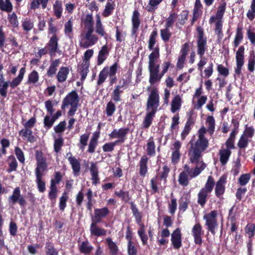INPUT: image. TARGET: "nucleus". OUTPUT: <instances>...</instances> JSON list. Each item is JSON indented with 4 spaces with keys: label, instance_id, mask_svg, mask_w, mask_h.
<instances>
[{
    "label": "nucleus",
    "instance_id": "f257e3e1",
    "mask_svg": "<svg viewBox=\"0 0 255 255\" xmlns=\"http://www.w3.org/2000/svg\"><path fill=\"white\" fill-rule=\"evenodd\" d=\"M82 30L79 35V45L87 48L95 45L98 41V37L94 34V20L92 14H88L82 18Z\"/></svg>",
    "mask_w": 255,
    "mask_h": 255
},
{
    "label": "nucleus",
    "instance_id": "f03ea898",
    "mask_svg": "<svg viewBox=\"0 0 255 255\" xmlns=\"http://www.w3.org/2000/svg\"><path fill=\"white\" fill-rule=\"evenodd\" d=\"M35 158L36 160V167L35 169L36 176V183L37 188L40 192H44L45 191V183L43 180L42 177L44 175V172L47 170L48 165L51 164L52 156L49 154L45 155L41 151H36L35 152Z\"/></svg>",
    "mask_w": 255,
    "mask_h": 255
},
{
    "label": "nucleus",
    "instance_id": "7ed1b4c3",
    "mask_svg": "<svg viewBox=\"0 0 255 255\" xmlns=\"http://www.w3.org/2000/svg\"><path fill=\"white\" fill-rule=\"evenodd\" d=\"M159 57L157 52L153 55H150V60H148L149 82L151 85H155L160 81L170 65L169 62H164L162 65V71L159 73V64L158 63Z\"/></svg>",
    "mask_w": 255,
    "mask_h": 255
},
{
    "label": "nucleus",
    "instance_id": "20e7f679",
    "mask_svg": "<svg viewBox=\"0 0 255 255\" xmlns=\"http://www.w3.org/2000/svg\"><path fill=\"white\" fill-rule=\"evenodd\" d=\"M226 8V3L225 1L221 2L218 7L215 15L212 16L209 19V23L210 24L213 23L215 24V32L219 39H221L223 36L222 32V19L225 12Z\"/></svg>",
    "mask_w": 255,
    "mask_h": 255
},
{
    "label": "nucleus",
    "instance_id": "39448f33",
    "mask_svg": "<svg viewBox=\"0 0 255 255\" xmlns=\"http://www.w3.org/2000/svg\"><path fill=\"white\" fill-rule=\"evenodd\" d=\"M202 152L191 146L188 151L190 162L195 164V167L194 168L195 175H199L206 167V164L202 160Z\"/></svg>",
    "mask_w": 255,
    "mask_h": 255
},
{
    "label": "nucleus",
    "instance_id": "423d86ee",
    "mask_svg": "<svg viewBox=\"0 0 255 255\" xmlns=\"http://www.w3.org/2000/svg\"><path fill=\"white\" fill-rule=\"evenodd\" d=\"M79 102V97L77 93L75 91H72L63 100L61 108L65 109L68 107H70L67 114L68 116L72 117L77 110Z\"/></svg>",
    "mask_w": 255,
    "mask_h": 255
},
{
    "label": "nucleus",
    "instance_id": "0eeeda50",
    "mask_svg": "<svg viewBox=\"0 0 255 255\" xmlns=\"http://www.w3.org/2000/svg\"><path fill=\"white\" fill-rule=\"evenodd\" d=\"M159 106V95L157 88L151 89L146 102V112L155 114Z\"/></svg>",
    "mask_w": 255,
    "mask_h": 255
},
{
    "label": "nucleus",
    "instance_id": "6e6552de",
    "mask_svg": "<svg viewBox=\"0 0 255 255\" xmlns=\"http://www.w3.org/2000/svg\"><path fill=\"white\" fill-rule=\"evenodd\" d=\"M206 132V129L204 127H201L198 132V139L195 141L190 142L191 146L203 152L209 146V141L205 136Z\"/></svg>",
    "mask_w": 255,
    "mask_h": 255
},
{
    "label": "nucleus",
    "instance_id": "1a4fd4ad",
    "mask_svg": "<svg viewBox=\"0 0 255 255\" xmlns=\"http://www.w3.org/2000/svg\"><path fill=\"white\" fill-rule=\"evenodd\" d=\"M217 216L218 212L216 210H213L203 216V219L205 221V226H207V230L213 235H215L218 226Z\"/></svg>",
    "mask_w": 255,
    "mask_h": 255
},
{
    "label": "nucleus",
    "instance_id": "9d476101",
    "mask_svg": "<svg viewBox=\"0 0 255 255\" xmlns=\"http://www.w3.org/2000/svg\"><path fill=\"white\" fill-rule=\"evenodd\" d=\"M194 171V168H191L187 164H185L184 166L183 171L179 175L178 182L179 184L183 186H187L189 183V177L193 178L198 175H195Z\"/></svg>",
    "mask_w": 255,
    "mask_h": 255
},
{
    "label": "nucleus",
    "instance_id": "9b49d317",
    "mask_svg": "<svg viewBox=\"0 0 255 255\" xmlns=\"http://www.w3.org/2000/svg\"><path fill=\"white\" fill-rule=\"evenodd\" d=\"M245 48L243 46H240L236 53V67L235 69V75L240 76L242 67L245 62L244 57Z\"/></svg>",
    "mask_w": 255,
    "mask_h": 255
},
{
    "label": "nucleus",
    "instance_id": "f8f14e48",
    "mask_svg": "<svg viewBox=\"0 0 255 255\" xmlns=\"http://www.w3.org/2000/svg\"><path fill=\"white\" fill-rule=\"evenodd\" d=\"M198 38L197 40V54L202 57L206 51L207 47V39L204 37V32L202 29L199 28L198 29Z\"/></svg>",
    "mask_w": 255,
    "mask_h": 255
},
{
    "label": "nucleus",
    "instance_id": "ddd939ff",
    "mask_svg": "<svg viewBox=\"0 0 255 255\" xmlns=\"http://www.w3.org/2000/svg\"><path fill=\"white\" fill-rule=\"evenodd\" d=\"M8 202L10 204L12 205L15 204L16 203H18L19 204L23 207L26 204V201L24 197L20 194V189L19 187H16L13 191L12 195L8 198Z\"/></svg>",
    "mask_w": 255,
    "mask_h": 255
},
{
    "label": "nucleus",
    "instance_id": "4468645a",
    "mask_svg": "<svg viewBox=\"0 0 255 255\" xmlns=\"http://www.w3.org/2000/svg\"><path fill=\"white\" fill-rule=\"evenodd\" d=\"M157 32L156 30H153L150 34L148 42V48L151 50L152 52L148 56V60H150V55H153L155 52H158V56H160L159 47L158 46L154 47L156 42Z\"/></svg>",
    "mask_w": 255,
    "mask_h": 255
},
{
    "label": "nucleus",
    "instance_id": "2eb2a0df",
    "mask_svg": "<svg viewBox=\"0 0 255 255\" xmlns=\"http://www.w3.org/2000/svg\"><path fill=\"white\" fill-rule=\"evenodd\" d=\"M191 234L194 237L196 244L201 245L202 243L203 231L201 225L199 223L196 224L192 228Z\"/></svg>",
    "mask_w": 255,
    "mask_h": 255
},
{
    "label": "nucleus",
    "instance_id": "dca6fc26",
    "mask_svg": "<svg viewBox=\"0 0 255 255\" xmlns=\"http://www.w3.org/2000/svg\"><path fill=\"white\" fill-rule=\"evenodd\" d=\"M226 179V176L222 175L216 182L215 193L218 198H221L225 192V185L227 182Z\"/></svg>",
    "mask_w": 255,
    "mask_h": 255
},
{
    "label": "nucleus",
    "instance_id": "f3484780",
    "mask_svg": "<svg viewBox=\"0 0 255 255\" xmlns=\"http://www.w3.org/2000/svg\"><path fill=\"white\" fill-rule=\"evenodd\" d=\"M95 30L96 33L101 37L107 38L108 34L106 32L100 14H97L95 16Z\"/></svg>",
    "mask_w": 255,
    "mask_h": 255
},
{
    "label": "nucleus",
    "instance_id": "a211bd4d",
    "mask_svg": "<svg viewBox=\"0 0 255 255\" xmlns=\"http://www.w3.org/2000/svg\"><path fill=\"white\" fill-rule=\"evenodd\" d=\"M110 211L107 207L97 208L94 210V215L92 217V221L100 223L102 220L109 215Z\"/></svg>",
    "mask_w": 255,
    "mask_h": 255
},
{
    "label": "nucleus",
    "instance_id": "6ab92c4d",
    "mask_svg": "<svg viewBox=\"0 0 255 255\" xmlns=\"http://www.w3.org/2000/svg\"><path fill=\"white\" fill-rule=\"evenodd\" d=\"M128 131V128L115 129L109 134V136L113 138H118L119 139L116 141L118 142H124L125 140V136Z\"/></svg>",
    "mask_w": 255,
    "mask_h": 255
},
{
    "label": "nucleus",
    "instance_id": "aec40b11",
    "mask_svg": "<svg viewBox=\"0 0 255 255\" xmlns=\"http://www.w3.org/2000/svg\"><path fill=\"white\" fill-rule=\"evenodd\" d=\"M98 223H99L92 221L90 228L91 235L97 237L106 236L107 235V231L103 228L99 227L97 225Z\"/></svg>",
    "mask_w": 255,
    "mask_h": 255
},
{
    "label": "nucleus",
    "instance_id": "412c9836",
    "mask_svg": "<svg viewBox=\"0 0 255 255\" xmlns=\"http://www.w3.org/2000/svg\"><path fill=\"white\" fill-rule=\"evenodd\" d=\"M171 241L174 249H178L181 247V233L179 228L176 229L171 234Z\"/></svg>",
    "mask_w": 255,
    "mask_h": 255
},
{
    "label": "nucleus",
    "instance_id": "4be33fe9",
    "mask_svg": "<svg viewBox=\"0 0 255 255\" xmlns=\"http://www.w3.org/2000/svg\"><path fill=\"white\" fill-rule=\"evenodd\" d=\"M58 39L56 34L53 35L46 46L51 56L55 55L58 49Z\"/></svg>",
    "mask_w": 255,
    "mask_h": 255
},
{
    "label": "nucleus",
    "instance_id": "5701e85b",
    "mask_svg": "<svg viewBox=\"0 0 255 255\" xmlns=\"http://www.w3.org/2000/svg\"><path fill=\"white\" fill-rule=\"evenodd\" d=\"M182 103V99L181 96L177 95L172 99L171 102L170 111L172 113L180 110Z\"/></svg>",
    "mask_w": 255,
    "mask_h": 255
},
{
    "label": "nucleus",
    "instance_id": "b1692460",
    "mask_svg": "<svg viewBox=\"0 0 255 255\" xmlns=\"http://www.w3.org/2000/svg\"><path fill=\"white\" fill-rule=\"evenodd\" d=\"M139 15V12L137 10H135L132 15V34L133 35L137 32L140 23Z\"/></svg>",
    "mask_w": 255,
    "mask_h": 255
},
{
    "label": "nucleus",
    "instance_id": "393cba45",
    "mask_svg": "<svg viewBox=\"0 0 255 255\" xmlns=\"http://www.w3.org/2000/svg\"><path fill=\"white\" fill-rule=\"evenodd\" d=\"M25 73V68L24 67L21 68L19 71L18 75L9 83V86L12 89H14L21 83Z\"/></svg>",
    "mask_w": 255,
    "mask_h": 255
},
{
    "label": "nucleus",
    "instance_id": "a878e982",
    "mask_svg": "<svg viewBox=\"0 0 255 255\" xmlns=\"http://www.w3.org/2000/svg\"><path fill=\"white\" fill-rule=\"evenodd\" d=\"M202 4L200 0H196L193 13L192 22L196 21L202 14Z\"/></svg>",
    "mask_w": 255,
    "mask_h": 255
},
{
    "label": "nucleus",
    "instance_id": "bb28decb",
    "mask_svg": "<svg viewBox=\"0 0 255 255\" xmlns=\"http://www.w3.org/2000/svg\"><path fill=\"white\" fill-rule=\"evenodd\" d=\"M210 193L201 189L197 194V203L204 207L207 202L209 195Z\"/></svg>",
    "mask_w": 255,
    "mask_h": 255
},
{
    "label": "nucleus",
    "instance_id": "cd10ccee",
    "mask_svg": "<svg viewBox=\"0 0 255 255\" xmlns=\"http://www.w3.org/2000/svg\"><path fill=\"white\" fill-rule=\"evenodd\" d=\"M109 50L108 46L106 45L103 46L98 54L97 60V64L98 65H101L104 62L109 55Z\"/></svg>",
    "mask_w": 255,
    "mask_h": 255
},
{
    "label": "nucleus",
    "instance_id": "c85d7f7f",
    "mask_svg": "<svg viewBox=\"0 0 255 255\" xmlns=\"http://www.w3.org/2000/svg\"><path fill=\"white\" fill-rule=\"evenodd\" d=\"M19 134L24 140L30 142H33L36 140L35 137L32 135V131L30 129L24 128L21 129Z\"/></svg>",
    "mask_w": 255,
    "mask_h": 255
},
{
    "label": "nucleus",
    "instance_id": "c756f323",
    "mask_svg": "<svg viewBox=\"0 0 255 255\" xmlns=\"http://www.w3.org/2000/svg\"><path fill=\"white\" fill-rule=\"evenodd\" d=\"M64 32L66 37L72 40L73 37V22L69 19L64 25Z\"/></svg>",
    "mask_w": 255,
    "mask_h": 255
},
{
    "label": "nucleus",
    "instance_id": "7c9ffc66",
    "mask_svg": "<svg viewBox=\"0 0 255 255\" xmlns=\"http://www.w3.org/2000/svg\"><path fill=\"white\" fill-rule=\"evenodd\" d=\"M69 73V70L67 67H61L57 74V78L58 81L60 83H63L65 82L67 79Z\"/></svg>",
    "mask_w": 255,
    "mask_h": 255
},
{
    "label": "nucleus",
    "instance_id": "2f4dec72",
    "mask_svg": "<svg viewBox=\"0 0 255 255\" xmlns=\"http://www.w3.org/2000/svg\"><path fill=\"white\" fill-rule=\"evenodd\" d=\"M231 154V150L229 149H224L222 148L219 152L220 161L222 165H225L228 162Z\"/></svg>",
    "mask_w": 255,
    "mask_h": 255
},
{
    "label": "nucleus",
    "instance_id": "473e14b6",
    "mask_svg": "<svg viewBox=\"0 0 255 255\" xmlns=\"http://www.w3.org/2000/svg\"><path fill=\"white\" fill-rule=\"evenodd\" d=\"M7 162L8 165V168L6 170L7 173H9L16 170L18 164L14 156H9L7 159Z\"/></svg>",
    "mask_w": 255,
    "mask_h": 255
},
{
    "label": "nucleus",
    "instance_id": "72a5a7b5",
    "mask_svg": "<svg viewBox=\"0 0 255 255\" xmlns=\"http://www.w3.org/2000/svg\"><path fill=\"white\" fill-rule=\"evenodd\" d=\"M60 63V60L59 59L51 61L50 65L47 72V74L49 77H51L56 73L57 67Z\"/></svg>",
    "mask_w": 255,
    "mask_h": 255
},
{
    "label": "nucleus",
    "instance_id": "f704fd0d",
    "mask_svg": "<svg viewBox=\"0 0 255 255\" xmlns=\"http://www.w3.org/2000/svg\"><path fill=\"white\" fill-rule=\"evenodd\" d=\"M69 162L72 167L74 175L75 176H78L81 170V165L79 160L76 158L72 159Z\"/></svg>",
    "mask_w": 255,
    "mask_h": 255
},
{
    "label": "nucleus",
    "instance_id": "c9c22d12",
    "mask_svg": "<svg viewBox=\"0 0 255 255\" xmlns=\"http://www.w3.org/2000/svg\"><path fill=\"white\" fill-rule=\"evenodd\" d=\"M123 92L124 90L121 89L120 86H116L111 95L112 100L116 102L121 101V95Z\"/></svg>",
    "mask_w": 255,
    "mask_h": 255
},
{
    "label": "nucleus",
    "instance_id": "e433bc0d",
    "mask_svg": "<svg viewBox=\"0 0 255 255\" xmlns=\"http://www.w3.org/2000/svg\"><path fill=\"white\" fill-rule=\"evenodd\" d=\"M148 158L146 156H142L139 162V173L141 176H144L147 171V163Z\"/></svg>",
    "mask_w": 255,
    "mask_h": 255
},
{
    "label": "nucleus",
    "instance_id": "4c0bfd02",
    "mask_svg": "<svg viewBox=\"0 0 255 255\" xmlns=\"http://www.w3.org/2000/svg\"><path fill=\"white\" fill-rule=\"evenodd\" d=\"M131 83V76L130 74L125 75L123 76V78L120 82V84L117 86H120L122 89H125L130 85Z\"/></svg>",
    "mask_w": 255,
    "mask_h": 255
},
{
    "label": "nucleus",
    "instance_id": "58836bf2",
    "mask_svg": "<svg viewBox=\"0 0 255 255\" xmlns=\"http://www.w3.org/2000/svg\"><path fill=\"white\" fill-rule=\"evenodd\" d=\"M242 30V27L240 26H238L237 28L235 37L233 41L235 47H237L243 39Z\"/></svg>",
    "mask_w": 255,
    "mask_h": 255
},
{
    "label": "nucleus",
    "instance_id": "ea45409f",
    "mask_svg": "<svg viewBox=\"0 0 255 255\" xmlns=\"http://www.w3.org/2000/svg\"><path fill=\"white\" fill-rule=\"evenodd\" d=\"M190 202V197L187 194L184 195L179 200V210L185 211L188 207Z\"/></svg>",
    "mask_w": 255,
    "mask_h": 255
},
{
    "label": "nucleus",
    "instance_id": "a19ab883",
    "mask_svg": "<svg viewBox=\"0 0 255 255\" xmlns=\"http://www.w3.org/2000/svg\"><path fill=\"white\" fill-rule=\"evenodd\" d=\"M89 65L90 62H83L79 69L82 80H84L86 78L89 72Z\"/></svg>",
    "mask_w": 255,
    "mask_h": 255
},
{
    "label": "nucleus",
    "instance_id": "79ce46f5",
    "mask_svg": "<svg viewBox=\"0 0 255 255\" xmlns=\"http://www.w3.org/2000/svg\"><path fill=\"white\" fill-rule=\"evenodd\" d=\"M49 0H32L30 3V8L31 9L38 8L41 4L42 8L44 9L46 7Z\"/></svg>",
    "mask_w": 255,
    "mask_h": 255
},
{
    "label": "nucleus",
    "instance_id": "37998d69",
    "mask_svg": "<svg viewBox=\"0 0 255 255\" xmlns=\"http://www.w3.org/2000/svg\"><path fill=\"white\" fill-rule=\"evenodd\" d=\"M0 9L8 12L11 11L13 6L10 0H0Z\"/></svg>",
    "mask_w": 255,
    "mask_h": 255
},
{
    "label": "nucleus",
    "instance_id": "c03bdc74",
    "mask_svg": "<svg viewBox=\"0 0 255 255\" xmlns=\"http://www.w3.org/2000/svg\"><path fill=\"white\" fill-rule=\"evenodd\" d=\"M206 124L207 126V130L211 134H213L215 130V121L212 116H208L206 120Z\"/></svg>",
    "mask_w": 255,
    "mask_h": 255
},
{
    "label": "nucleus",
    "instance_id": "a18cd8bd",
    "mask_svg": "<svg viewBox=\"0 0 255 255\" xmlns=\"http://www.w3.org/2000/svg\"><path fill=\"white\" fill-rule=\"evenodd\" d=\"M21 26L24 31L28 32L32 29L34 23L30 18H25L22 20Z\"/></svg>",
    "mask_w": 255,
    "mask_h": 255
},
{
    "label": "nucleus",
    "instance_id": "49530a36",
    "mask_svg": "<svg viewBox=\"0 0 255 255\" xmlns=\"http://www.w3.org/2000/svg\"><path fill=\"white\" fill-rule=\"evenodd\" d=\"M115 5L114 2H111L110 0H108L102 15L106 17L109 16L113 12L115 8Z\"/></svg>",
    "mask_w": 255,
    "mask_h": 255
},
{
    "label": "nucleus",
    "instance_id": "de8ad7c7",
    "mask_svg": "<svg viewBox=\"0 0 255 255\" xmlns=\"http://www.w3.org/2000/svg\"><path fill=\"white\" fill-rule=\"evenodd\" d=\"M106 242L109 247L110 253L112 255H116L118 252V247L116 244L110 238L106 239Z\"/></svg>",
    "mask_w": 255,
    "mask_h": 255
},
{
    "label": "nucleus",
    "instance_id": "09e8293b",
    "mask_svg": "<svg viewBox=\"0 0 255 255\" xmlns=\"http://www.w3.org/2000/svg\"><path fill=\"white\" fill-rule=\"evenodd\" d=\"M155 114L154 113L146 112V115L142 123L143 127L144 128H146L149 127L152 122Z\"/></svg>",
    "mask_w": 255,
    "mask_h": 255
},
{
    "label": "nucleus",
    "instance_id": "8fccbe9b",
    "mask_svg": "<svg viewBox=\"0 0 255 255\" xmlns=\"http://www.w3.org/2000/svg\"><path fill=\"white\" fill-rule=\"evenodd\" d=\"M155 146L152 137L149 138L147 143L146 151L147 154L150 156H154L155 154Z\"/></svg>",
    "mask_w": 255,
    "mask_h": 255
},
{
    "label": "nucleus",
    "instance_id": "3c124183",
    "mask_svg": "<svg viewBox=\"0 0 255 255\" xmlns=\"http://www.w3.org/2000/svg\"><path fill=\"white\" fill-rule=\"evenodd\" d=\"M80 252L84 254H89L92 250L93 247L87 241L83 242L79 246Z\"/></svg>",
    "mask_w": 255,
    "mask_h": 255
},
{
    "label": "nucleus",
    "instance_id": "603ef678",
    "mask_svg": "<svg viewBox=\"0 0 255 255\" xmlns=\"http://www.w3.org/2000/svg\"><path fill=\"white\" fill-rule=\"evenodd\" d=\"M214 185L215 181L213 177L211 176H209L208 178V180L206 183L205 187L202 188L201 189L211 193Z\"/></svg>",
    "mask_w": 255,
    "mask_h": 255
},
{
    "label": "nucleus",
    "instance_id": "864d4df0",
    "mask_svg": "<svg viewBox=\"0 0 255 255\" xmlns=\"http://www.w3.org/2000/svg\"><path fill=\"white\" fill-rule=\"evenodd\" d=\"M53 9L56 16L58 18H60L63 11L62 2L59 0H56L53 5Z\"/></svg>",
    "mask_w": 255,
    "mask_h": 255
},
{
    "label": "nucleus",
    "instance_id": "5fc2aeb1",
    "mask_svg": "<svg viewBox=\"0 0 255 255\" xmlns=\"http://www.w3.org/2000/svg\"><path fill=\"white\" fill-rule=\"evenodd\" d=\"M116 111V105L112 102H109L106 105L105 109V113L107 117H111L113 115Z\"/></svg>",
    "mask_w": 255,
    "mask_h": 255
},
{
    "label": "nucleus",
    "instance_id": "6e6d98bb",
    "mask_svg": "<svg viewBox=\"0 0 255 255\" xmlns=\"http://www.w3.org/2000/svg\"><path fill=\"white\" fill-rule=\"evenodd\" d=\"M255 129L252 126H245V128L243 131V135L252 140L254 136Z\"/></svg>",
    "mask_w": 255,
    "mask_h": 255
},
{
    "label": "nucleus",
    "instance_id": "4d7b16f0",
    "mask_svg": "<svg viewBox=\"0 0 255 255\" xmlns=\"http://www.w3.org/2000/svg\"><path fill=\"white\" fill-rule=\"evenodd\" d=\"M140 228L138 230V234L140 237L143 244L145 245L147 243L148 237L145 234L144 227L143 224H140Z\"/></svg>",
    "mask_w": 255,
    "mask_h": 255
},
{
    "label": "nucleus",
    "instance_id": "13d9d810",
    "mask_svg": "<svg viewBox=\"0 0 255 255\" xmlns=\"http://www.w3.org/2000/svg\"><path fill=\"white\" fill-rule=\"evenodd\" d=\"M163 0H149V3L146 6V9L148 11H153L157 8L158 5Z\"/></svg>",
    "mask_w": 255,
    "mask_h": 255
},
{
    "label": "nucleus",
    "instance_id": "bf43d9fd",
    "mask_svg": "<svg viewBox=\"0 0 255 255\" xmlns=\"http://www.w3.org/2000/svg\"><path fill=\"white\" fill-rule=\"evenodd\" d=\"M252 140L242 134L238 141V146L240 148H245L248 146L249 143Z\"/></svg>",
    "mask_w": 255,
    "mask_h": 255
},
{
    "label": "nucleus",
    "instance_id": "052dcab7",
    "mask_svg": "<svg viewBox=\"0 0 255 255\" xmlns=\"http://www.w3.org/2000/svg\"><path fill=\"white\" fill-rule=\"evenodd\" d=\"M197 101L193 104L195 108L200 109L205 104L207 100L206 96L203 95L201 97L196 98Z\"/></svg>",
    "mask_w": 255,
    "mask_h": 255
},
{
    "label": "nucleus",
    "instance_id": "680f3d73",
    "mask_svg": "<svg viewBox=\"0 0 255 255\" xmlns=\"http://www.w3.org/2000/svg\"><path fill=\"white\" fill-rule=\"evenodd\" d=\"M39 80V74L35 70L32 71L29 75L27 83L29 84H35Z\"/></svg>",
    "mask_w": 255,
    "mask_h": 255
},
{
    "label": "nucleus",
    "instance_id": "e2e57ef3",
    "mask_svg": "<svg viewBox=\"0 0 255 255\" xmlns=\"http://www.w3.org/2000/svg\"><path fill=\"white\" fill-rule=\"evenodd\" d=\"M245 232L249 238H252L255 236V225L252 223L248 224L245 227Z\"/></svg>",
    "mask_w": 255,
    "mask_h": 255
},
{
    "label": "nucleus",
    "instance_id": "0e129e2a",
    "mask_svg": "<svg viewBox=\"0 0 255 255\" xmlns=\"http://www.w3.org/2000/svg\"><path fill=\"white\" fill-rule=\"evenodd\" d=\"M171 35V33L169 31V28L165 27V28L160 30V36L164 42L168 41Z\"/></svg>",
    "mask_w": 255,
    "mask_h": 255
},
{
    "label": "nucleus",
    "instance_id": "69168bd1",
    "mask_svg": "<svg viewBox=\"0 0 255 255\" xmlns=\"http://www.w3.org/2000/svg\"><path fill=\"white\" fill-rule=\"evenodd\" d=\"M108 75L107 69L103 68L99 75L97 84L99 85L103 84L105 81Z\"/></svg>",
    "mask_w": 255,
    "mask_h": 255
},
{
    "label": "nucleus",
    "instance_id": "338daca9",
    "mask_svg": "<svg viewBox=\"0 0 255 255\" xmlns=\"http://www.w3.org/2000/svg\"><path fill=\"white\" fill-rule=\"evenodd\" d=\"M255 55L253 53L251 54L249 57L248 67L250 72H253L255 70Z\"/></svg>",
    "mask_w": 255,
    "mask_h": 255
},
{
    "label": "nucleus",
    "instance_id": "774afa93",
    "mask_svg": "<svg viewBox=\"0 0 255 255\" xmlns=\"http://www.w3.org/2000/svg\"><path fill=\"white\" fill-rule=\"evenodd\" d=\"M247 17L251 20L254 19L255 17V0H252L251 5V9L249 10L247 14Z\"/></svg>",
    "mask_w": 255,
    "mask_h": 255
}]
</instances>
